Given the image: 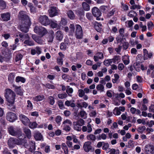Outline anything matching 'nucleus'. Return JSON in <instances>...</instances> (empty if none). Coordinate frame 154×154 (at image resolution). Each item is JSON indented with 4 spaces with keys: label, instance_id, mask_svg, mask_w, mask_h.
Instances as JSON below:
<instances>
[{
    "label": "nucleus",
    "instance_id": "1",
    "mask_svg": "<svg viewBox=\"0 0 154 154\" xmlns=\"http://www.w3.org/2000/svg\"><path fill=\"white\" fill-rule=\"evenodd\" d=\"M20 22L21 25L20 26V29L23 32H27L28 27L31 25V23L29 16L24 11H21L20 12Z\"/></svg>",
    "mask_w": 154,
    "mask_h": 154
},
{
    "label": "nucleus",
    "instance_id": "2",
    "mask_svg": "<svg viewBox=\"0 0 154 154\" xmlns=\"http://www.w3.org/2000/svg\"><path fill=\"white\" fill-rule=\"evenodd\" d=\"M5 96L7 101L10 104H13L14 102L15 94L11 89L6 88L5 90Z\"/></svg>",
    "mask_w": 154,
    "mask_h": 154
},
{
    "label": "nucleus",
    "instance_id": "3",
    "mask_svg": "<svg viewBox=\"0 0 154 154\" xmlns=\"http://www.w3.org/2000/svg\"><path fill=\"white\" fill-rule=\"evenodd\" d=\"M29 36L27 34H20V38H21V40H25L24 42V44L26 45L31 46L34 45L33 42L30 40L29 38Z\"/></svg>",
    "mask_w": 154,
    "mask_h": 154
},
{
    "label": "nucleus",
    "instance_id": "4",
    "mask_svg": "<svg viewBox=\"0 0 154 154\" xmlns=\"http://www.w3.org/2000/svg\"><path fill=\"white\" fill-rule=\"evenodd\" d=\"M34 31L35 33L42 36L44 35L47 33V30L45 28L41 26H35Z\"/></svg>",
    "mask_w": 154,
    "mask_h": 154
},
{
    "label": "nucleus",
    "instance_id": "5",
    "mask_svg": "<svg viewBox=\"0 0 154 154\" xmlns=\"http://www.w3.org/2000/svg\"><path fill=\"white\" fill-rule=\"evenodd\" d=\"M39 22L43 25L46 26L50 23V20L46 15H41L39 18Z\"/></svg>",
    "mask_w": 154,
    "mask_h": 154
},
{
    "label": "nucleus",
    "instance_id": "6",
    "mask_svg": "<svg viewBox=\"0 0 154 154\" xmlns=\"http://www.w3.org/2000/svg\"><path fill=\"white\" fill-rule=\"evenodd\" d=\"M9 134L12 135L19 137V131L18 128H14L12 126H10L8 128Z\"/></svg>",
    "mask_w": 154,
    "mask_h": 154
},
{
    "label": "nucleus",
    "instance_id": "7",
    "mask_svg": "<svg viewBox=\"0 0 154 154\" xmlns=\"http://www.w3.org/2000/svg\"><path fill=\"white\" fill-rule=\"evenodd\" d=\"M144 149L146 154H154V146L150 144L146 145Z\"/></svg>",
    "mask_w": 154,
    "mask_h": 154
},
{
    "label": "nucleus",
    "instance_id": "8",
    "mask_svg": "<svg viewBox=\"0 0 154 154\" xmlns=\"http://www.w3.org/2000/svg\"><path fill=\"white\" fill-rule=\"evenodd\" d=\"M6 118L8 121L13 122L17 119V117L14 113L10 112L7 113Z\"/></svg>",
    "mask_w": 154,
    "mask_h": 154
},
{
    "label": "nucleus",
    "instance_id": "9",
    "mask_svg": "<svg viewBox=\"0 0 154 154\" xmlns=\"http://www.w3.org/2000/svg\"><path fill=\"white\" fill-rule=\"evenodd\" d=\"M75 35L78 39L82 38L83 36L82 30L81 26L79 25H76Z\"/></svg>",
    "mask_w": 154,
    "mask_h": 154
},
{
    "label": "nucleus",
    "instance_id": "10",
    "mask_svg": "<svg viewBox=\"0 0 154 154\" xmlns=\"http://www.w3.org/2000/svg\"><path fill=\"white\" fill-rule=\"evenodd\" d=\"M49 14L51 17H53L57 15L58 11L56 7L51 6L48 10Z\"/></svg>",
    "mask_w": 154,
    "mask_h": 154
},
{
    "label": "nucleus",
    "instance_id": "11",
    "mask_svg": "<svg viewBox=\"0 0 154 154\" xmlns=\"http://www.w3.org/2000/svg\"><path fill=\"white\" fill-rule=\"evenodd\" d=\"M92 13L93 15L97 17V20H100L99 17L101 15V13L98 8L96 7L92 9Z\"/></svg>",
    "mask_w": 154,
    "mask_h": 154
},
{
    "label": "nucleus",
    "instance_id": "12",
    "mask_svg": "<svg viewBox=\"0 0 154 154\" xmlns=\"http://www.w3.org/2000/svg\"><path fill=\"white\" fill-rule=\"evenodd\" d=\"M18 143V140L13 138H11L8 140V144L10 148H13L16 144Z\"/></svg>",
    "mask_w": 154,
    "mask_h": 154
},
{
    "label": "nucleus",
    "instance_id": "13",
    "mask_svg": "<svg viewBox=\"0 0 154 154\" xmlns=\"http://www.w3.org/2000/svg\"><path fill=\"white\" fill-rule=\"evenodd\" d=\"M83 148L85 152H89L92 148L91 142L87 141L85 142L83 146Z\"/></svg>",
    "mask_w": 154,
    "mask_h": 154
},
{
    "label": "nucleus",
    "instance_id": "14",
    "mask_svg": "<svg viewBox=\"0 0 154 154\" xmlns=\"http://www.w3.org/2000/svg\"><path fill=\"white\" fill-rule=\"evenodd\" d=\"M104 58L103 55L101 52H98L96 53L94 56V59L95 62L98 61L99 59H102Z\"/></svg>",
    "mask_w": 154,
    "mask_h": 154
},
{
    "label": "nucleus",
    "instance_id": "15",
    "mask_svg": "<svg viewBox=\"0 0 154 154\" xmlns=\"http://www.w3.org/2000/svg\"><path fill=\"white\" fill-rule=\"evenodd\" d=\"M83 132H87L88 133L91 132L92 131L91 125L88 123L87 126H83L82 128Z\"/></svg>",
    "mask_w": 154,
    "mask_h": 154
},
{
    "label": "nucleus",
    "instance_id": "16",
    "mask_svg": "<svg viewBox=\"0 0 154 154\" xmlns=\"http://www.w3.org/2000/svg\"><path fill=\"white\" fill-rule=\"evenodd\" d=\"M20 118L24 125H27L29 123L30 120L29 119L24 115H21L20 116Z\"/></svg>",
    "mask_w": 154,
    "mask_h": 154
},
{
    "label": "nucleus",
    "instance_id": "17",
    "mask_svg": "<svg viewBox=\"0 0 154 154\" xmlns=\"http://www.w3.org/2000/svg\"><path fill=\"white\" fill-rule=\"evenodd\" d=\"M34 137L36 140H43V136L42 134L38 131L35 132Z\"/></svg>",
    "mask_w": 154,
    "mask_h": 154
},
{
    "label": "nucleus",
    "instance_id": "18",
    "mask_svg": "<svg viewBox=\"0 0 154 154\" xmlns=\"http://www.w3.org/2000/svg\"><path fill=\"white\" fill-rule=\"evenodd\" d=\"M2 55H3V61L9 62L11 58V54L8 53L4 52H2Z\"/></svg>",
    "mask_w": 154,
    "mask_h": 154
},
{
    "label": "nucleus",
    "instance_id": "19",
    "mask_svg": "<svg viewBox=\"0 0 154 154\" xmlns=\"http://www.w3.org/2000/svg\"><path fill=\"white\" fill-rule=\"evenodd\" d=\"M1 17L4 21H8L10 20V15L9 13H6L1 14Z\"/></svg>",
    "mask_w": 154,
    "mask_h": 154
},
{
    "label": "nucleus",
    "instance_id": "20",
    "mask_svg": "<svg viewBox=\"0 0 154 154\" xmlns=\"http://www.w3.org/2000/svg\"><path fill=\"white\" fill-rule=\"evenodd\" d=\"M77 105L78 107L86 108L88 106V104L85 102L82 101V100H80V101L78 102Z\"/></svg>",
    "mask_w": 154,
    "mask_h": 154
},
{
    "label": "nucleus",
    "instance_id": "21",
    "mask_svg": "<svg viewBox=\"0 0 154 154\" xmlns=\"http://www.w3.org/2000/svg\"><path fill=\"white\" fill-rule=\"evenodd\" d=\"M130 112L132 114L134 115L136 114L141 116V111L139 109H137L136 108L132 107L130 109Z\"/></svg>",
    "mask_w": 154,
    "mask_h": 154
},
{
    "label": "nucleus",
    "instance_id": "22",
    "mask_svg": "<svg viewBox=\"0 0 154 154\" xmlns=\"http://www.w3.org/2000/svg\"><path fill=\"white\" fill-rule=\"evenodd\" d=\"M50 26L52 28H57V29H59L60 28V26L59 25H58L57 23V21H53L51 20L50 21Z\"/></svg>",
    "mask_w": 154,
    "mask_h": 154
},
{
    "label": "nucleus",
    "instance_id": "23",
    "mask_svg": "<svg viewBox=\"0 0 154 154\" xmlns=\"http://www.w3.org/2000/svg\"><path fill=\"white\" fill-rule=\"evenodd\" d=\"M56 38L57 40L59 41L61 40L63 38V34L60 31H57L55 34Z\"/></svg>",
    "mask_w": 154,
    "mask_h": 154
},
{
    "label": "nucleus",
    "instance_id": "24",
    "mask_svg": "<svg viewBox=\"0 0 154 154\" xmlns=\"http://www.w3.org/2000/svg\"><path fill=\"white\" fill-rule=\"evenodd\" d=\"M94 28L98 32H100L102 30V25L97 22H94Z\"/></svg>",
    "mask_w": 154,
    "mask_h": 154
},
{
    "label": "nucleus",
    "instance_id": "25",
    "mask_svg": "<svg viewBox=\"0 0 154 154\" xmlns=\"http://www.w3.org/2000/svg\"><path fill=\"white\" fill-rule=\"evenodd\" d=\"M44 99V96L42 95H38L33 98L32 100L35 101H42Z\"/></svg>",
    "mask_w": 154,
    "mask_h": 154
},
{
    "label": "nucleus",
    "instance_id": "26",
    "mask_svg": "<svg viewBox=\"0 0 154 154\" xmlns=\"http://www.w3.org/2000/svg\"><path fill=\"white\" fill-rule=\"evenodd\" d=\"M67 14L68 17L71 20L75 19V16L74 12L71 10H69L67 12Z\"/></svg>",
    "mask_w": 154,
    "mask_h": 154
},
{
    "label": "nucleus",
    "instance_id": "27",
    "mask_svg": "<svg viewBox=\"0 0 154 154\" xmlns=\"http://www.w3.org/2000/svg\"><path fill=\"white\" fill-rule=\"evenodd\" d=\"M73 128L75 130L78 131H79L81 130V126L80 125L78 124L75 122H73Z\"/></svg>",
    "mask_w": 154,
    "mask_h": 154
},
{
    "label": "nucleus",
    "instance_id": "28",
    "mask_svg": "<svg viewBox=\"0 0 154 154\" xmlns=\"http://www.w3.org/2000/svg\"><path fill=\"white\" fill-rule=\"evenodd\" d=\"M61 146L65 154H68L69 150L66 144L65 143H62Z\"/></svg>",
    "mask_w": 154,
    "mask_h": 154
},
{
    "label": "nucleus",
    "instance_id": "29",
    "mask_svg": "<svg viewBox=\"0 0 154 154\" xmlns=\"http://www.w3.org/2000/svg\"><path fill=\"white\" fill-rule=\"evenodd\" d=\"M23 131L28 138H30L31 136V132L30 130L27 128H24Z\"/></svg>",
    "mask_w": 154,
    "mask_h": 154
},
{
    "label": "nucleus",
    "instance_id": "30",
    "mask_svg": "<svg viewBox=\"0 0 154 154\" xmlns=\"http://www.w3.org/2000/svg\"><path fill=\"white\" fill-rule=\"evenodd\" d=\"M146 130V127L144 126L139 127L137 129L138 133L142 134Z\"/></svg>",
    "mask_w": 154,
    "mask_h": 154
},
{
    "label": "nucleus",
    "instance_id": "31",
    "mask_svg": "<svg viewBox=\"0 0 154 154\" xmlns=\"http://www.w3.org/2000/svg\"><path fill=\"white\" fill-rule=\"evenodd\" d=\"M122 60L125 64L127 65L129 63V57L127 55H125L123 56Z\"/></svg>",
    "mask_w": 154,
    "mask_h": 154
},
{
    "label": "nucleus",
    "instance_id": "32",
    "mask_svg": "<svg viewBox=\"0 0 154 154\" xmlns=\"http://www.w3.org/2000/svg\"><path fill=\"white\" fill-rule=\"evenodd\" d=\"M29 127L31 129H34L37 127L38 124L35 122H29Z\"/></svg>",
    "mask_w": 154,
    "mask_h": 154
},
{
    "label": "nucleus",
    "instance_id": "33",
    "mask_svg": "<svg viewBox=\"0 0 154 154\" xmlns=\"http://www.w3.org/2000/svg\"><path fill=\"white\" fill-rule=\"evenodd\" d=\"M6 6V2L3 0H0V9H4Z\"/></svg>",
    "mask_w": 154,
    "mask_h": 154
},
{
    "label": "nucleus",
    "instance_id": "34",
    "mask_svg": "<svg viewBox=\"0 0 154 154\" xmlns=\"http://www.w3.org/2000/svg\"><path fill=\"white\" fill-rule=\"evenodd\" d=\"M65 42V43H62L60 44V48L62 50H65L66 48L69 46V44L67 42Z\"/></svg>",
    "mask_w": 154,
    "mask_h": 154
},
{
    "label": "nucleus",
    "instance_id": "35",
    "mask_svg": "<svg viewBox=\"0 0 154 154\" xmlns=\"http://www.w3.org/2000/svg\"><path fill=\"white\" fill-rule=\"evenodd\" d=\"M96 89L100 92H102L104 90V87L103 85L99 84L97 86Z\"/></svg>",
    "mask_w": 154,
    "mask_h": 154
},
{
    "label": "nucleus",
    "instance_id": "36",
    "mask_svg": "<svg viewBox=\"0 0 154 154\" xmlns=\"http://www.w3.org/2000/svg\"><path fill=\"white\" fill-rule=\"evenodd\" d=\"M113 114L116 116L120 115L121 114V112L119 111L118 107H115L113 110Z\"/></svg>",
    "mask_w": 154,
    "mask_h": 154
},
{
    "label": "nucleus",
    "instance_id": "37",
    "mask_svg": "<svg viewBox=\"0 0 154 154\" xmlns=\"http://www.w3.org/2000/svg\"><path fill=\"white\" fill-rule=\"evenodd\" d=\"M133 67L136 71H140V64L137 63H135L133 64Z\"/></svg>",
    "mask_w": 154,
    "mask_h": 154
},
{
    "label": "nucleus",
    "instance_id": "38",
    "mask_svg": "<svg viewBox=\"0 0 154 154\" xmlns=\"http://www.w3.org/2000/svg\"><path fill=\"white\" fill-rule=\"evenodd\" d=\"M87 138L88 140L92 141H94L96 140V136L93 134H90L88 135Z\"/></svg>",
    "mask_w": 154,
    "mask_h": 154
},
{
    "label": "nucleus",
    "instance_id": "39",
    "mask_svg": "<svg viewBox=\"0 0 154 154\" xmlns=\"http://www.w3.org/2000/svg\"><path fill=\"white\" fill-rule=\"evenodd\" d=\"M113 62L112 59L105 60L103 62L104 64L106 66H109Z\"/></svg>",
    "mask_w": 154,
    "mask_h": 154
},
{
    "label": "nucleus",
    "instance_id": "40",
    "mask_svg": "<svg viewBox=\"0 0 154 154\" xmlns=\"http://www.w3.org/2000/svg\"><path fill=\"white\" fill-rule=\"evenodd\" d=\"M128 15L131 17H136L137 15V13L133 11H130L128 14Z\"/></svg>",
    "mask_w": 154,
    "mask_h": 154
},
{
    "label": "nucleus",
    "instance_id": "41",
    "mask_svg": "<svg viewBox=\"0 0 154 154\" xmlns=\"http://www.w3.org/2000/svg\"><path fill=\"white\" fill-rule=\"evenodd\" d=\"M112 62L114 63H116V62L117 63H119L120 61V57L119 56H115L114 58L112 59Z\"/></svg>",
    "mask_w": 154,
    "mask_h": 154
},
{
    "label": "nucleus",
    "instance_id": "42",
    "mask_svg": "<svg viewBox=\"0 0 154 154\" xmlns=\"http://www.w3.org/2000/svg\"><path fill=\"white\" fill-rule=\"evenodd\" d=\"M62 119V117L60 116H58L55 118V121L56 123L59 125H60L61 124Z\"/></svg>",
    "mask_w": 154,
    "mask_h": 154
},
{
    "label": "nucleus",
    "instance_id": "43",
    "mask_svg": "<svg viewBox=\"0 0 154 154\" xmlns=\"http://www.w3.org/2000/svg\"><path fill=\"white\" fill-rule=\"evenodd\" d=\"M82 6L84 10L86 11H88L90 10L89 5L85 2H83L82 4Z\"/></svg>",
    "mask_w": 154,
    "mask_h": 154
},
{
    "label": "nucleus",
    "instance_id": "44",
    "mask_svg": "<svg viewBox=\"0 0 154 154\" xmlns=\"http://www.w3.org/2000/svg\"><path fill=\"white\" fill-rule=\"evenodd\" d=\"M109 154H119V150H116L114 149H109Z\"/></svg>",
    "mask_w": 154,
    "mask_h": 154
},
{
    "label": "nucleus",
    "instance_id": "45",
    "mask_svg": "<svg viewBox=\"0 0 154 154\" xmlns=\"http://www.w3.org/2000/svg\"><path fill=\"white\" fill-rule=\"evenodd\" d=\"M67 88L66 90V93L68 94L69 96H71V95H70V94H72L73 92V90L72 88H70L69 86H66Z\"/></svg>",
    "mask_w": 154,
    "mask_h": 154
},
{
    "label": "nucleus",
    "instance_id": "46",
    "mask_svg": "<svg viewBox=\"0 0 154 154\" xmlns=\"http://www.w3.org/2000/svg\"><path fill=\"white\" fill-rule=\"evenodd\" d=\"M14 75L13 73H10L8 76V80L10 82H12L14 79Z\"/></svg>",
    "mask_w": 154,
    "mask_h": 154
},
{
    "label": "nucleus",
    "instance_id": "47",
    "mask_svg": "<svg viewBox=\"0 0 154 154\" xmlns=\"http://www.w3.org/2000/svg\"><path fill=\"white\" fill-rule=\"evenodd\" d=\"M80 115L81 117L85 119L87 117V114L84 110H82L80 112Z\"/></svg>",
    "mask_w": 154,
    "mask_h": 154
},
{
    "label": "nucleus",
    "instance_id": "48",
    "mask_svg": "<svg viewBox=\"0 0 154 154\" xmlns=\"http://www.w3.org/2000/svg\"><path fill=\"white\" fill-rule=\"evenodd\" d=\"M67 96V94L65 93L63 94H59L58 95V97L61 99L66 98Z\"/></svg>",
    "mask_w": 154,
    "mask_h": 154
},
{
    "label": "nucleus",
    "instance_id": "49",
    "mask_svg": "<svg viewBox=\"0 0 154 154\" xmlns=\"http://www.w3.org/2000/svg\"><path fill=\"white\" fill-rule=\"evenodd\" d=\"M133 23V21L131 20L127 21L125 22L126 26L128 27H130L132 26Z\"/></svg>",
    "mask_w": 154,
    "mask_h": 154
},
{
    "label": "nucleus",
    "instance_id": "50",
    "mask_svg": "<svg viewBox=\"0 0 154 154\" xmlns=\"http://www.w3.org/2000/svg\"><path fill=\"white\" fill-rule=\"evenodd\" d=\"M78 95L79 97H83L84 95L85 94V92L82 89H79L78 91Z\"/></svg>",
    "mask_w": 154,
    "mask_h": 154
},
{
    "label": "nucleus",
    "instance_id": "51",
    "mask_svg": "<svg viewBox=\"0 0 154 154\" xmlns=\"http://www.w3.org/2000/svg\"><path fill=\"white\" fill-rule=\"evenodd\" d=\"M45 87L48 89H55V86L49 83H48L46 84L45 85Z\"/></svg>",
    "mask_w": 154,
    "mask_h": 154
},
{
    "label": "nucleus",
    "instance_id": "52",
    "mask_svg": "<svg viewBox=\"0 0 154 154\" xmlns=\"http://www.w3.org/2000/svg\"><path fill=\"white\" fill-rule=\"evenodd\" d=\"M57 103L59 108L61 109H63L64 108V105L63 102L61 100H59L58 101Z\"/></svg>",
    "mask_w": 154,
    "mask_h": 154
},
{
    "label": "nucleus",
    "instance_id": "53",
    "mask_svg": "<svg viewBox=\"0 0 154 154\" xmlns=\"http://www.w3.org/2000/svg\"><path fill=\"white\" fill-rule=\"evenodd\" d=\"M49 100V103L51 105L54 104L55 103V100L54 97L51 96H50L48 97Z\"/></svg>",
    "mask_w": 154,
    "mask_h": 154
},
{
    "label": "nucleus",
    "instance_id": "54",
    "mask_svg": "<svg viewBox=\"0 0 154 154\" xmlns=\"http://www.w3.org/2000/svg\"><path fill=\"white\" fill-rule=\"evenodd\" d=\"M97 114V112L95 110H92L91 111V112L89 114V115L90 117H95Z\"/></svg>",
    "mask_w": 154,
    "mask_h": 154
},
{
    "label": "nucleus",
    "instance_id": "55",
    "mask_svg": "<svg viewBox=\"0 0 154 154\" xmlns=\"http://www.w3.org/2000/svg\"><path fill=\"white\" fill-rule=\"evenodd\" d=\"M152 56V53H148L147 54L145 55L144 56V60H147L148 58H150Z\"/></svg>",
    "mask_w": 154,
    "mask_h": 154
},
{
    "label": "nucleus",
    "instance_id": "56",
    "mask_svg": "<svg viewBox=\"0 0 154 154\" xmlns=\"http://www.w3.org/2000/svg\"><path fill=\"white\" fill-rule=\"evenodd\" d=\"M138 43V41H134L133 39L130 40L129 42V43L133 46H134L135 45L137 44Z\"/></svg>",
    "mask_w": 154,
    "mask_h": 154
},
{
    "label": "nucleus",
    "instance_id": "57",
    "mask_svg": "<svg viewBox=\"0 0 154 154\" xmlns=\"http://www.w3.org/2000/svg\"><path fill=\"white\" fill-rule=\"evenodd\" d=\"M72 122L69 119H66L63 122V124L64 125H67L68 124L69 125H72Z\"/></svg>",
    "mask_w": 154,
    "mask_h": 154
},
{
    "label": "nucleus",
    "instance_id": "58",
    "mask_svg": "<svg viewBox=\"0 0 154 154\" xmlns=\"http://www.w3.org/2000/svg\"><path fill=\"white\" fill-rule=\"evenodd\" d=\"M149 69H148L147 72V74L148 75L149 74L150 72L154 70V65H150L149 66Z\"/></svg>",
    "mask_w": 154,
    "mask_h": 154
},
{
    "label": "nucleus",
    "instance_id": "59",
    "mask_svg": "<svg viewBox=\"0 0 154 154\" xmlns=\"http://www.w3.org/2000/svg\"><path fill=\"white\" fill-rule=\"evenodd\" d=\"M31 146L30 147V150L32 152L35 150V143L32 142H31Z\"/></svg>",
    "mask_w": 154,
    "mask_h": 154
},
{
    "label": "nucleus",
    "instance_id": "60",
    "mask_svg": "<svg viewBox=\"0 0 154 154\" xmlns=\"http://www.w3.org/2000/svg\"><path fill=\"white\" fill-rule=\"evenodd\" d=\"M27 107L29 109H32L33 108V106L32 103L29 100H28L27 101Z\"/></svg>",
    "mask_w": 154,
    "mask_h": 154
},
{
    "label": "nucleus",
    "instance_id": "61",
    "mask_svg": "<svg viewBox=\"0 0 154 154\" xmlns=\"http://www.w3.org/2000/svg\"><path fill=\"white\" fill-rule=\"evenodd\" d=\"M140 6L139 5H134L131 6L130 7V9H135L136 8L138 9H140Z\"/></svg>",
    "mask_w": 154,
    "mask_h": 154
},
{
    "label": "nucleus",
    "instance_id": "62",
    "mask_svg": "<svg viewBox=\"0 0 154 154\" xmlns=\"http://www.w3.org/2000/svg\"><path fill=\"white\" fill-rule=\"evenodd\" d=\"M75 122L77 123L78 124L80 125L81 126L84 124V121L83 119L79 120Z\"/></svg>",
    "mask_w": 154,
    "mask_h": 154
},
{
    "label": "nucleus",
    "instance_id": "63",
    "mask_svg": "<svg viewBox=\"0 0 154 154\" xmlns=\"http://www.w3.org/2000/svg\"><path fill=\"white\" fill-rule=\"evenodd\" d=\"M48 40L49 42H51L53 40L54 36L53 35L51 34L49 36L48 38Z\"/></svg>",
    "mask_w": 154,
    "mask_h": 154
},
{
    "label": "nucleus",
    "instance_id": "64",
    "mask_svg": "<svg viewBox=\"0 0 154 154\" xmlns=\"http://www.w3.org/2000/svg\"><path fill=\"white\" fill-rule=\"evenodd\" d=\"M149 112H154V105H150L149 107Z\"/></svg>",
    "mask_w": 154,
    "mask_h": 154
}]
</instances>
